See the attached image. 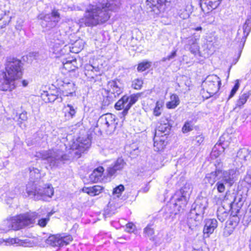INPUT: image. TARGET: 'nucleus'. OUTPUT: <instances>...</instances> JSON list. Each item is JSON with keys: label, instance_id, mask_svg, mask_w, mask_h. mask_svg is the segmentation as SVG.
<instances>
[{"label": "nucleus", "instance_id": "obj_1", "mask_svg": "<svg viewBox=\"0 0 251 251\" xmlns=\"http://www.w3.org/2000/svg\"><path fill=\"white\" fill-rule=\"evenodd\" d=\"M120 5L119 0H102L95 5H90L79 23L80 26H94L105 23L110 17V12L116 11Z\"/></svg>", "mask_w": 251, "mask_h": 251}, {"label": "nucleus", "instance_id": "obj_2", "mask_svg": "<svg viewBox=\"0 0 251 251\" xmlns=\"http://www.w3.org/2000/svg\"><path fill=\"white\" fill-rule=\"evenodd\" d=\"M39 19L42 20L41 25L47 30L51 29L46 36L48 42H54L62 40V36L58 28L55 27L57 24L61 19L58 10L54 8L50 14L38 15Z\"/></svg>", "mask_w": 251, "mask_h": 251}, {"label": "nucleus", "instance_id": "obj_3", "mask_svg": "<svg viewBox=\"0 0 251 251\" xmlns=\"http://www.w3.org/2000/svg\"><path fill=\"white\" fill-rule=\"evenodd\" d=\"M208 206V199L206 197H199L192 204L188 220L189 227L193 229L200 225L205 209Z\"/></svg>", "mask_w": 251, "mask_h": 251}, {"label": "nucleus", "instance_id": "obj_4", "mask_svg": "<svg viewBox=\"0 0 251 251\" xmlns=\"http://www.w3.org/2000/svg\"><path fill=\"white\" fill-rule=\"evenodd\" d=\"M38 157L45 161L46 167L48 169H52L58 167L64 161L69 160V156L63 151L57 149L49 150L38 152Z\"/></svg>", "mask_w": 251, "mask_h": 251}, {"label": "nucleus", "instance_id": "obj_5", "mask_svg": "<svg viewBox=\"0 0 251 251\" xmlns=\"http://www.w3.org/2000/svg\"><path fill=\"white\" fill-rule=\"evenodd\" d=\"M37 216L35 212H27L11 218L7 223L9 227L10 226L12 229L17 230L32 224Z\"/></svg>", "mask_w": 251, "mask_h": 251}, {"label": "nucleus", "instance_id": "obj_6", "mask_svg": "<svg viewBox=\"0 0 251 251\" xmlns=\"http://www.w3.org/2000/svg\"><path fill=\"white\" fill-rule=\"evenodd\" d=\"M192 189V184L189 183H186L179 191L176 192L174 196L176 201L175 203L174 204L175 211L177 210L179 212L184 208L187 203Z\"/></svg>", "mask_w": 251, "mask_h": 251}, {"label": "nucleus", "instance_id": "obj_7", "mask_svg": "<svg viewBox=\"0 0 251 251\" xmlns=\"http://www.w3.org/2000/svg\"><path fill=\"white\" fill-rule=\"evenodd\" d=\"M6 73L9 78L18 79L23 75V64L21 61L15 57H7L5 63Z\"/></svg>", "mask_w": 251, "mask_h": 251}, {"label": "nucleus", "instance_id": "obj_8", "mask_svg": "<svg viewBox=\"0 0 251 251\" xmlns=\"http://www.w3.org/2000/svg\"><path fill=\"white\" fill-rule=\"evenodd\" d=\"M236 171L233 169L229 170L225 172L216 182L214 188L216 187L217 191L219 193H223L226 190V186L230 187L235 182Z\"/></svg>", "mask_w": 251, "mask_h": 251}, {"label": "nucleus", "instance_id": "obj_9", "mask_svg": "<svg viewBox=\"0 0 251 251\" xmlns=\"http://www.w3.org/2000/svg\"><path fill=\"white\" fill-rule=\"evenodd\" d=\"M221 85L220 78L214 75L208 76L202 84L203 88L206 89L207 93L209 94V97L217 93Z\"/></svg>", "mask_w": 251, "mask_h": 251}, {"label": "nucleus", "instance_id": "obj_10", "mask_svg": "<svg viewBox=\"0 0 251 251\" xmlns=\"http://www.w3.org/2000/svg\"><path fill=\"white\" fill-rule=\"evenodd\" d=\"M116 118L114 115L107 113L101 116L98 121L97 125L105 131L114 130L117 125Z\"/></svg>", "mask_w": 251, "mask_h": 251}, {"label": "nucleus", "instance_id": "obj_11", "mask_svg": "<svg viewBox=\"0 0 251 251\" xmlns=\"http://www.w3.org/2000/svg\"><path fill=\"white\" fill-rule=\"evenodd\" d=\"M251 150L249 148L244 147L240 149L237 152L235 158V162L238 167H242L247 164L248 161L251 159Z\"/></svg>", "mask_w": 251, "mask_h": 251}, {"label": "nucleus", "instance_id": "obj_12", "mask_svg": "<svg viewBox=\"0 0 251 251\" xmlns=\"http://www.w3.org/2000/svg\"><path fill=\"white\" fill-rule=\"evenodd\" d=\"M166 0H147V9L155 14L158 15L163 12L166 7Z\"/></svg>", "mask_w": 251, "mask_h": 251}, {"label": "nucleus", "instance_id": "obj_13", "mask_svg": "<svg viewBox=\"0 0 251 251\" xmlns=\"http://www.w3.org/2000/svg\"><path fill=\"white\" fill-rule=\"evenodd\" d=\"M84 74L88 81L95 82L101 75V72L98 66L95 67L91 64H87L84 66Z\"/></svg>", "mask_w": 251, "mask_h": 251}, {"label": "nucleus", "instance_id": "obj_14", "mask_svg": "<svg viewBox=\"0 0 251 251\" xmlns=\"http://www.w3.org/2000/svg\"><path fill=\"white\" fill-rule=\"evenodd\" d=\"M251 30V21L247 19L245 24L241 28L238 30L236 40L237 41L240 40V45L242 44L243 47L246 42V38L249 35Z\"/></svg>", "mask_w": 251, "mask_h": 251}, {"label": "nucleus", "instance_id": "obj_15", "mask_svg": "<svg viewBox=\"0 0 251 251\" xmlns=\"http://www.w3.org/2000/svg\"><path fill=\"white\" fill-rule=\"evenodd\" d=\"M126 165V162L122 157L118 158L113 163L107 167V175L110 176L116 175L117 172L122 170Z\"/></svg>", "mask_w": 251, "mask_h": 251}, {"label": "nucleus", "instance_id": "obj_16", "mask_svg": "<svg viewBox=\"0 0 251 251\" xmlns=\"http://www.w3.org/2000/svg\"><path fill=\"white\" fill-rule=\"evenodd\" d=\"M54 193L53 188L49 185H45V187H38L37 196L36 197V200L48 201L50 198Z\"/></svg>", "mask_w": 251, "mask_h": 251}, {"label": "nucleus", "instance_id": "obj_17", "mask_svg": "<svg viewBox=\"0 0 251 251\" xmlns=\"http://www.w3.org/2000/svg\"><path fill=\"white\" fill-rule=\"evenodd\" d=\"M42 98L46 102H52L55 100L59 102L62 101L61 92L56 89L50 92H44L42 94Z\"/></svg>", "mask_w": 251, "mask_h": 251}, {"label": "nucleus", "instance_id": "obj_18", "mask_svg": "<svg viewBox=\"0 0 251 251\" xmlns=\"http://www.w3.org/2000/svg\"><path fill=\"white\" fill-rule=\"evenodd\" d=\"M108 92L110 94L117 97L123 92L122 84L118 80H112L108 82Z\"/></svg>", "mask_w": 251, "mask_h": 251}, {"label": "nucleus", "instance_id": "obj_19", "mask_svg": "<svg viewBox=\"0 0 251 251\" xmlns=\"http://www.w3.org/2000/svg\"><path fill=\"white\" fill-rule=\"evenodd\" d=\"M16 79L9 78V76L5 75V78L0 80V90L11 91L16 87L15 83Z\"/></svg>", "mask_w": 251, "mask_h": 251}, {"label": "nucleus", "instance_id": "obj_20", "mask_svg": "<svg viewBox=\"0 0 251 251\" xmlns=\"http://www.w3.org/2000/svg\"><path fill=\"white\" fill-rule=\"evenodd\" d=\"M225 172V171L216 169L215 171L207 174L205 177V180L213 185L216 182L220 179L221 177L223 176Z\"/></svg>", "mask_w": 251, "mask_h": 251}, {"label": "nucleus", "instance_id": "obj_21", "mask_svg": "<svg viewBox=\"0 0 251 251\" xmlns=\"http://www.w3.org/2000/svg\"><path fill=\"white\" fill-rule=\"evenodd\" d=\"M217 221L215 219H206L205 221V225L203 229L204 235L208 237L209 234H212L218 225Z\"/></svg>", "mask_w": 251, "mask_h": 251}, {"label": "nucleus", "instance_id": "obj_22", "mask_svg": "<svg viewBox=\"0 0 251 251\" xmlns=\"http://www.w3.org/2000/svg\"><path fill=\"white\" fill-rule=\"evenodd\" d=\"M171 129V126L168 121L165 123H160L155 129L154 135L164 137L170 133Z\"/></svg>", "mask_w": 251, "mask_h": 251}, {"label": "nucleus", "instance_id": "obj_23", "mask_svg": "<svg viewBox=\"0 0 251 251\" xmlns=\"http://www.w3.org/2000/svg\"><path fill=\"white\" fill-rule=\"evenodd\" d=\"M63 90L62 91V94L64 96H73L75 95V92L76 88L75 85L73 82H64L62 85Z\"/></svg>", "mask_w": 251, "mask_h": 251}, {"label": "nucleus", "instance_id": "obj_24", "mask_svg": "<svg viewBox=\"0 0 251 251\" xmlns=\"http://www.w3.org/2000/svg\"><path fill=\"white\" fill-rule=\"evenodd\" d=\"M153 141L154 150L156 151H163L167 144V142L165 141L163 137L155 135H154Z\"/></svg>", "mask_w": 251, "mask_h": 251}, {"label": "nucleus", "instance_id": "obj_25", "mask_svg": "<svg viewBox=\"0 0 251 251\" xmlns=\"http://www.w3.org/2000/svg\"><path fill=\"white\" fill-rule=\"evenodd\" d=\"M251 95V92L250 91H246L244 92L243 93L240 94V95L239 96L238 99L237 100L236 102L234 109H235L236 108H239L240 109L242 108L243 105L246 103L248 99L249 98Z\"/></svg>", "mask_w": 251, "mask_h": 251}, {"label": "nucleus", "instance_id": "obj_26", "mask_svg": "<svg viewBox=\"0 0 251 251\" xmlns=\"http://www.w3.org/2000/svg\"><path fill=\"white\" fill-rule=\"evenodd\" d=\"M140 95V94L137 93L131 95L130 96H127L128 100H127V104L126 106V109L125 111H123L122 112L124 116H126L127 114L128 110L131 108L132 105L138 100Z\"/></svg>", "mask_w": 251, "mask_h": 251}, {"label": "nucleus", "instance_id": "obj_27", "mask_svg": "<svg viewBox=\"0 0 251 251\" xmlns=\"http://www.w3.org/2000/svg\"><path fill=\"white\" fill-rule=\"evenodd\" d=\"M103 171L104 169L101 166L95 169L89 176L90 180L93 182L100 181Z\"/></svg>", "mask_w": 251, "mask_h": 251}, {"label": "nucleus", "instance_id": "obj_28", "mask_svg": "<svg viewBox=\"0 0 251 251\" xmlns=\"http://www.w3.org/2000/svg\"><path fill=\"white\" fill-rule=\"evenodd\" d=\"M46 242L48 245H49L53 247H61V235H53L50 236L46 239Z\"/></svg>", "mask_w": 251, "mask_h": 251}, {"label": "nucleus", "instance_id": "obj_29", "mask_svg": "<svg viewBox=\"0 0 251 251\" xmlns=\"http://www.w3.org/2000/svg\"><path fill=\"white\" fill-rule=\"evenodd\" d=\"M241 199L240 197L235 198L234 201L230 204L231 214H233L234 216L237 215L242 206V203L241 202Z\"/></svg>", "mask_w": 251, "mask_h": 251}, {"label": "nucleus", "instance_id": "obj_30", "mask_svg": "<svg viewBox=\"0 0 251 251\" xmlns=\"http://www.w3.org/2000/svg\"><path fill=\"white\" fill-rule=\"evenodd\" d=\"M26 191L28 196L36 200V197L37 196L38 187H37L35 183L29 182L26 185Z\"/></svg>", "mask_w": 251, "mask_h": 251}, {"label": "nucleus", "instance_id": "obj_31", "mask_svg": "<svg viewBox=\"0 0 251 251\" xmlns=\"http://www.w3.org/2000/svg\"><path fill=\"white\" fill-rule=\"evenodd\" d=\"M83 191L91 196L99 195L103 190V188L99 185H95L93 187H84Z\"/></svg>", "mask_w": 251, "mask_h": 251}, {"label": "nucleus", "instance_id": "obj_32", "mask_svg": "<svg viewBox=\"0 0 251 251\" xmlns=\"http://www.w3.org/2000/svg\"><path fill=\"white\" fill-rule=\"evenodd\" d=\"M64 43V42L63 40H58V41L54 42H48V44L50 48L53 50V52L56 54L61 53L62 51L61 47Z\"/></svg>", "mask_w": 251, "mask_h": 251}, {"label": "nucleus", "instance_id": "obj_33", "mask_svg": "<svg viewBox=\"0 0 251 251\" xmlns=\"http://www.w3.org/2000/svg\"><path fill=\"white\" fill-rule=\"evenodd\" d=\"M76 109L70 104H68L65 106L64 107V113L66 119L70 120L73 118L76 113Z\"/></svg>", "mask_w": 251, "mask_h": 251}, {"label": "nucleus", "instance_id": "obj_34", "mask_svg": "<svg viewBox=\"0 0 251 251\" xmlns=\"http://www.w3.org/2000/svg\"><path fill=\"white\" fill-rule=\"evenodd\" d=\"M127 95L123 96L115 104V108L116 110H119L124 109L125 111L127 105V100H128Z\"/></svg>", "mask_w": 251, "mask_h": 251}, {"label": "nucleus", "instance_id": "obj_35", "mask_svg": "<svg viewBox=\"0 0 251 251\" xmlns=\"http://www.w3.org/2000/svg\"><path fill=\"white\" fill-rule=\"evenodd\" d=\"M225 150L224 148L221 144H216L212 149L211 152V156L212 158H216L218 157Z\"/></svg>", "mask_w": 251, "mask_h": 251}, {"label": "nucleus", "instance_id": "obj_36", "mask_svg": "<svg viewBox=\"0 0 251 251\" xmlns=\"http://www.w3.org/2000/svg\"><path fill=\"white\" fill-rule=\"evenodd\" d=\"M170 99L171 101L166 103V107L168 109H174L179 103V98L176 95L173 94L171 96Z\"/></svg>", "mask_w": 251, "mask_h": 251}, {"label": "nucleus", "instance_id": "obj_37", "mask_svg": "<svg viewBox=\"0 0 251 251\" xmlns=\"http://www.w3.org/2000/svg\"><path fill=\"white\" fill-rule=\"evenodd\" d=\"M84 47V42L82 40H77L70 47V51L74 53L79 52Z\"/></svg>", "mask_w": 251, "mask_h": 251}, {"label": "nucleus", "instance_id": "obj_38", "mask_svg": "<svg viewBox=\"0 0 251 251\" xmlns=\"http://www.w3.org/2000/svg\"><path fill=\"white\" fill-rule=\"evenodd\" d=\"M29 171V177L30 182L35 183L38 178H40V171L39 170L34 167H30L28 169Z\"/></svg>", "mask_w": 251, "mask_h": 251}, {"label": "nucleus", "instance_id": "obj_39", "mask_svg": "<svg viewBox=\"0 0 251 251\" xmlns=\"http://www.w3.org/2000/svg\"><path fill=\"white\" fill-rule=\"evenodd\" d=\"M64 68L69 72L75 71L77 67L76 66V59L67 60L65 62H63Z\"/></svg>", "mask_w": 251, "mask_h": 251}, {"label": "nucleus", "instance_id": "obj_40", "mask_svg": "<svg viewBox=\"0 0 251 251\" xmlns=\"http://www.w3.org/2000/svg\"><path fill=\"white\" fill-rule=\"evenodd\" d=\"M217 217L221 222L225 221L227 218L228 213L223 207L219 208L217 211Z\"/></svg>", "mask_w": 251, "mask_h": 251}, {"label": "nucleus", "instance_id": "obj_41", "mask_svg": "<svg viewBox=\"0 0 251 251\" xmlns=\"http://www.w3.org/2000/svg\"><path fill=\"white\" fill-rule=\"evenodd\" d=\"M200 1L201 6H202L203 4H204L206 6H209L212 9L216 8L217 5L219 4L218 1H213L211 0H200Z\"/></svg>", "mask_w": 251, "mask_h": 251}, {"label": "nucleus", "instance_id": "obj_42", "mask_svg": "<svg viewBox=\"0 0 251 251\" xmlns=\"http://www.w3.org/2000/svg\"><path fill=\"white\" fill-rule=\"evenodd\" d=\"M164 102L163 100H158L156 102L155 107L153 109V115L155 116H159L161 114V108L163 107Z\"/></svg>", "mask_w": 251, "mask_h": 251}, {"label": "nucleus", "instance_id": "obj_43", "mask_svg": "<svg viewBox=\"0 0 251 251\" xmlns=\"http://www.w3.org/2000/svg\"><path fill=\"white\" fill-rule=\"evenodd\" d=\"M152 226V225L149 224L144 229L143 233L145 237H151L154 234V230Z\"/></svg>", "mask_w": 251, "mask_h": 251}, {"label": "nucleus", "instance_id": "obj_44", "mask_svg": "<svg viewBox=\"0 0 251 251\" xmlns=\"http://www.w3.org/2000/svg\"><path fill=\"white\" fill-rule=\"evenodd\" d=\"M90 144V140L88 138H87L84 140L83 142L82 141L80 142L76 148L80 150H81L82 149V150L84 151L89 148Z\"/></svg>", "mask_w": 251, "mask_h": 251}, {"label": "nucleus", "instance_id": "obj_45", "mask_svg": "<svg viewBox=\"0 0 251 251\" xmlns=\"http://www.w3.org/2000/svg\"><path fill=\"white\" fill-rule=\"evenodd\" d=\"M240 87V83L239 80L238 79L236 80L235 83L233 86V87L232 88L231 90L230 91V94L229 96H228V98L227 99V100H229L230 99H231L236 93L237 91L239 89Z\"/></svg>", "mask_w": 251, "mask_h": 251}, {"label": "nucleus", "instance_id": "obj_46", "mask_svg": "<svg viewBox=\"0 0 251 251\" xmlns=\"http://www.w3.org/2000/svg\"><path fill=\"white\" fill-rule=\"evenodd\" d=\"M116 98V97L108 92V95L106 97H104L103 100L102 104L104 106L109 105L111 103L115 100Z\"/></svg>", "mask_w": 251, "mask_h": 251}, {"label": "nucleus", "instance_id": "obj_47", "mask_svg": "<svg viewBox=\"0 0 251 251\" xmlns=\"http://www.w3.org/2000/svg\"><path fill=\"white\" fill-rule=\"evenodd\" d=\"M151 66V63L149 61H143L138 64L137 70L138 72H143Z\"/></svg>", "mask_w": 251, "mask_h": 251}, {"label": "nucleus", "instance_id": "obj_48", "mask_svg": "<svg viewBox=\"0 0 251 251\" xmlns=\"http://www.w3.org/2000/svg\"><path fill=\"white\" fill-rule=\"evenodd\" d=\"M143 84V81L141 78H136L132 81V87L135 89L140 90Z\"/></svg>", "mask_w": 251, "mask_h": 251}, {"label": "nucleus", "instance_id": "obj_49", "mask_svg": "<svg viewBox=\"0 0 251 251\" xmlns=\"http://www.w3.org/2000/svg\"><path fill=\"white\" fill-rule=\"evenodd\" d=\"M177 15L182 19H186L189 17V12H188L185 8L178 9L177 11Z\"/></svg>", "mask_w": 251, "mask_h": 251}, {"label": "nucleus", "instance_id": "obj_50", "mask_svg": "<svg viewBox=\"0 0 251 251\" xmlns=\"http://www.w3.org/2000/svg\"><path fill=\"white\" fill-rule=\"evenodd\" d=\"M124 190V186L122 184H120L113 189V194L116 195L117 197H119Z\"/></svg>", "mask_w": 251, "mask_h": 251}, {"label": "nucleus", "instance_id": "obj_51", "mask_svg": "<svg viewBox=\"0 0 251 251\" xmlns=\"http://www.w3.org/2000/svg\"><path fill=\"white\" fill-rule=\"evenodd\" d=\"M73 240V238L70 235L67 236L61 235V247L69 244Z\"/></svg>", "mask_w": 251, "mask_h": 251}, {"label": "nucleus", "instance_id": "obj_52", "mask_svg": "<svg viewBox=\"0 0 251 251\" xmlns=\"http://www.w3.org/2000/svg\"><path fill=\"white\" fill-rule=\"evenodd\" d=\"M203 140L204 137L202 135H200L195 137L193 142L195 145L199 146L203 142Z\"/></svg>", "mask_w": 251, "mask_h": 251}, {"label": "nucleus", "instance_id": "obj_53", "mask_svg": "<svg viewBox=\"0 0 251 251\" xmlns=\"http://www.w3.org/2000/svg\"><path fill=\"white\" fill-rule=\"evenodd\" d=\"M199 39V36H193L190 37L188 38V44L189 45H198L197 41Z\"/></svg>", "mask_w": 251, "mask_h": 251}, {"label": "nucleus", "instance_id": "obj_54", "mask_svg": "<svg viewBox=\"0 0 251 251\" xmlns=\"http://www.w3.org/2000/svg\"><path fill=\"white\" fill-rule=\"evenodd\" d=\"M192 130V126L191 124L189 122H186L183 126L182 128V130L183 133H187Z\"/></svg>", "mask_w": 251, "mask_h": 251}, {"label": "nucleus", "instance_id": "obj_55", "mask_svg": "<svg viewBox=\"0 0 251 251\" xmlns=\"http://www.w3.org/2000/svg\"><path fill=\"white\" fill-rule=\"evenodd\" d=\"M27 119V113L25 111H24L21 114H19V120L21 121H19L20 123H22L23 121H25Z\"/></svg>", "mask_w": 251, "mask_h": 251}, {"label": "nucleus", "instance_id": "obj_56", "mask_svg": "<svg viewBox=\"0 0 251 251\" xmlns=\"http://www.w3.org/2000/svg\"><path fill=\"white\" fill-rule=\"evenodd\" d=\"M189 50L193 54H196L199 50V46L198 45L190 46Z\"/></svg>", "mask_w": 251, "mask_h": 251}, {"label": "nucleus", "instance_id": "obj_57", "mask_svg": "<svg viewBox=\"0 0 251 251\" xmlns=\"http://www.w3.org/2000/svg\"><path fill=\"white\" fill-rule=\"evenodd\" d=\"M135 226L133 224L131 223H128L126 225V230L128 232H133Z\"/></svg>", "mask_w": 251, "mask_h": 251}, {"label": "nucleus", "instance_id": "obj_58", "mask_svg": "<svg viewBox=\"0 0 251 251\" xmlns=\"http://www.w3.org/2000/svg\"><path fill=\"white\" fill-rule=\"evenodd\" d=\"M176 214H177L176 211H175V212L169 211V212L168 211H166L165 212L164 216H165L166 219H168V218L173 219L174 218Z\"/></svg>", "mask_w": 251, "mask_h": 251}, {"label": "nucleus", "instance_id": "obj_59", "mask_svg": "<svg viewBox=\"0 0 251 251\" xmlns=\"http://www.w3.org/2000/svg\"><path fill=\"white\" fill-rule=\"evenodd\" d=\"M49 221V218L41 219L38 221V225L41 227H45Z\"/></svg>", "mask_w": 251, "mask_h": 251}, {"label": "nucleus", "instance_id": "obj_60", "mask_svg": "<svg viewBox=\"0 0 251 251\" xmlns=\"http://www.w3.org/2000/svg\"><path fill=\"white\" fill-rule=\"evenodd\" d=\"M244 181L248 185L251 184V174L248 173L244 178Z\"/></svg>", "mask_w": 251, "mask_h": 251}, {"label": "nucleus", "instance_id": "obj_61", "mask_svg": "<svg viewBox=\"0 0 251 251\" xmlns=\"http://www.w3.org/2000/svg\"><path fill=\"white\" fill-rule=\"evenodd\" d=\"M176 55V50H174L173 51L171 54L168 55L167 57H166V59H168V60H170L172 59H173L174 58H175Z\"/></svg>", "mask_w": 251, "mask_h": 251}, {"label": "nucleus", "instance_id": "obj_62", "mask_svg": "<svg viewBox=\"0 0 251 251\" xmlns=\"http://www.w3.org/2000/svg\"><path fill=\"white\" fill-rule=\"evenodd\" d=\"M9 243L11 244H19L20 240L18 238H12L9 239Z\"/></svg>", "mask_w": 251, "mask_h": 251}, {"label": "nucleus", "instance_id": "obj_63", "mask_svg": "<svg viewBox=\"0 0 251 251\" xmlns=\"http://www.w3.org/2000/svg\"><path fill=\"white\" fill-rule=\"evenodd\" d=\"M14 194H9V197L11 199H13L14 198L16 195H17V192H18V191L17 189H15L14 190Z\"/></svg>", "mask_w": 251, "mask_h": 251}, {"label": "nucleus", "instance_id": "obj_64", "mask_svg": "<svg viewBox=\"0 0 251 251\" xmlns=\"http://www.w3.org/2000/svg\"><path fill=\"white\" fill-rule=\"evenodd\" d=\"M28 81L26 80H23L22 81V84L24 87L28 85Z\"/></svg>", "mask_w": 251, "mask_h": 251}]
</instances>
